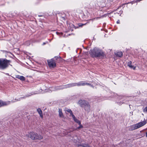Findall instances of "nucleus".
I'll list each match as a JSON object with an SVG mask.
<instances>
[{"instance_id":"obj_1","label":"nucleus","mask_w":147,"mask_h":147,"mask_svg":"<svg viewBox=\"0 0 147 147\" xmlns=\"http://www.w3.org/2000/svg\"><path fill=\"white\" fill-rule=\"evenodd\" d=\"M86 85H89L91 87H93L92 85H91L90 84L85 82L84 81H81L78 83H71L62 86H57L55 88L54 90H52L55 91L56 90L71 88L76 86H84Z\"/></svg>"},{"instance_id":"obj_2","label":"nucleus","mask_w":147,"mask_h":147,"mask_svg":"<svg viewBox=\"0 0 147 147\" xmlns=\"http://www.w3.org/2000/svg\"><path fill=\"white\" fill-rule=\"evenodd\" d=\"M89 53L91 56L93 57H99L104 55L102 51L96 47L90 50Z\"/></svg>"},{"instance_id":"obj_3","label":"nucleus","mask_w":147,"mask_h":147,"mask_svg":"<svg viewBox=\"0 0 147 147\" xmlns=\"http://www.w3.org/2000/svg\"><path fill=\"white\" fill-rule=\"evenodd\" d=\"M11 61L6 59H0V68L5 69L7 68L10 64Z\"/></svg>"},{"instance_id":"obj_4","label":"nucleus","mask_w":147,"mask_h":147,"mask_svg":"<svg viewBox=\"0 0 147 147\" xmlns=\"http://www.w3.org/2000/svg\"><path fill=\"white\" fill-rule=\"evenodd\" d=\"M29 136L30 138L33 140H40L43 138L42 136L34 132H30L29 133Z\"/></svg>"},{"instance_id":"obj_5","label":"nucleus","mask_w":147,"mask_h":147,"mask_svg":"<svg viewBox=\"0 0 147 147\" xmlns=\"http://www.w3.org/2000/svg\"><path fill=\"white\" fill-rule=\"evenodd\" d=\"M78 103L81 107H84L85 110H88L90 109V105L85 100H80L79 101Z\"/></svg>"},{"instance_id":"obj_6","label":"nucleus","mask_w":147,"mask_h":147,"mask_svg":"<svg viewBox=\"0 0 147 147\" xmlns=\"http://www.w3.org/2000/svg\"><path fill=\"white\" fill-rule=\"evenodd\" d=\"M48 65L51 68H54L56 66V63L55 60L52 59L47 60Z\"/></svg>"},{"instance_id":"obj_7","label":"nucleus","mask_w":147,"mask_h":147,"mask_svg":"<svg viewBox=\"0 0 147 147\" xmlns=\"http://www.w3.org/2000/svg\"><path fill=\"white\" fill-rule=\"evenodd\" d=\"M11 102H13L14 101L11 100V101H8L6 102H3L0 100V107L3 106L7 105L10 104Z\"/></svg>"},{"instance_id":"obj_8","label":"nucleus","mask_w":147,"mask_h":147,"mask_svg":"<svg viewBox=\"0 0 147 147\" xmlns=\"http://www.w3.org/2000/svg\"><path fill=\"white\" fill-rule=\"evenodd\" d=\"M137 128H138V124H136L130 126L129 128V130H133Z\"/></svg>"},{"instance_id":"obj_9","label":"nucleus","mask_w":147,"mask_h":147,"mask_svg":"<svg viewBox=\"0 0 147 147\" xmlns=\"http://www.w3.org/2000/svg\"><path fill=\"white\" fill-rule=\"evenodd\" d=\"M16 78L20 79V80L22 81H24L25 79L24 77L22 76H20L19 75H16Z\"/></svg>"},{"instance_id":"obj_10","label":"nucleus","mask_w":147,"mask_h":147,"mask_svg":"<svg viewBox=\"0 0 147 147\" xmlns=\"http://www.w3.org/2000/svg\"><path fill=\"white\" fill-rule=\"evenodd\" d=\"M146 124V122L145 121H143L138 123V128Z\"/></svg>"},{"instance_id":"obj_11","label":"nucleus","mask_w":147,"mask_h":147,"mask_svg":"<svg viewBox=\"0 0 147 147\" xmlns=\"http://www.w3.org/2000/svg\"><path fill=\"white\" fill-rule=\"evenodd\" d=\"M59 116L60 117H63V115L62 112V110L61 109H59Z\"/></svg>"},{"instance_id":"obj_12","label":"nucleus","mask_w":147,"mask_h":147,"mask_svg":"<svg viewBox=\"0 0 147 147\" xmlns=\"http://www.w3.org/2000/svg\"><path fill=\"white\" fill-rule=\"evenodd\" d=\"M127 65L130 68H133L134 69H135V67H134V66L132 65L131 62V61H130L127 63Z\"/></svg>"},{"instance_id":"obj_13","label":"nucleus","mask_w":147,"mask_h":147,"mask_svg":"<svg viewBox=\"0 0 147 147\" xmlns=\"http://www.w3.org/2000/svg\"><path fill=\"white\" fill-rule=\"evenodd\" d=\"M115 55L119 57H121L123 56V53L122 52L119 51L117 53H115Z\"/></svg>"},{"instance_id":"obj_14","label":"nucleus","mask_w":147,"mask_h":147,"mask_svg":"<svg viewBox=\"0 0 147 147\" xmlns=\"http://www.w3.org/2000/svg\"><path fill=\"white\" fill-rule=\"evenodd\" d=\"M37 111L38 112V113L39 114L40 117L41 118L43 117V115L42 111L41 109H38L37 110Z\"/></svg>"},{"instance_id":"obj_15","label":"nucleus","mask_w":147,"mask_h":147,"mask_svg":"<svg viewBox=\"0 0 147 147\" xmlns=\"http://www.w3.org/2000/svg\"><path fill=\"white\" fill-rule=\"evenodd\" d=\"M73 119L77 123H78V124H80V123H81L80 121L78 120L76 118L75 116L74 117V118H73Z\"/></svg>"},{"instance_id":"obj_16","label":"nucleus","mask_w":147,"mask_h":147,"mask_svg":"<svg viewBox=\"0 0 147 147\" xmlns=\"http://www.w3.org/2000/svg\"><path fill=\"white\" fill-rule=\"evenodd\" d=\"M79 125V126L78 127L74 129L73 131L75 130H78V129H79L81 128H82L83 127V126L81 124V123H80V124H78Z\"/></svg>"},{"instance_id":"obj_17","label":"nucleus","mask_w":147,"mask_h":147,"mask_svg":"<svg viewBox=\"0 0 147 147\" xmlns=\"http://www.w3.org/2000/svg\"><path fill=\"white\" fill-rule=\"evenodd\" d=\"M140 132L142 133V134L141 135L139 136V138H140L143 136H144L145 135V133L143 131H140Z\"/></svg>"},{"instance_id":"obj_18","label":"nucleus","mask_w":147,"mask_h":147,"mask_svg":"<svg viewBox=\"0 0 147 147\" xmlns=\"http://www.w3.org/2000/svg\"><path fill=\"white\" fill-rule=\"evenodd\" d=\"M65 111L69 112V113H71V110L69 109H65Z\"/></svg>"},{"instance_id":"obj_19","label":"nucleus","mask_w":147,"mask_h":147,"mask_svg":"<svg viewBox=\"0 0 147 147\" xmlns=\"http://www.w3.org/2000/svg\"><path fill=\"white\" fill-rule=\"evenodd\" d=\"M86 24H83L82 23H79L78 24V25L79 27H82L83 26L85 25Z\"/></svg>"},{"instance_id":"obj_20","label":"nucleus","mask_w":147,"mask_h":147,"mask_svg":"<svg viewBox=\"0 0 147 147\" xmlns=\"http://www.w3.org/2000/svg\"><path fill=\"white\" fill-rule=\"evenodd\" d=\"M70 114V115L72 117V118H74V117H75V116L72 113V111H71V113H69Z\"/></svg>"},{"instance_id":"obj_21","label":"nucleus","mask_w":147,"mask_h":147,"mask_svg":"<svg viewBox=\"0 0 147 147\" xmlns=\"http://www.w3.org/2000/svg\"><path fill=\"white\" fill-rule=\"evenodd\" d=\"M59 57L60 58V57H57V56H56V57H55L54 58V59H55L56 60H57V59L58 58H59Z\"/></svg>"},{"instance_id":"obj_22","label":"nucleus","mask_w":147,"mask_h":147,"mask_svg":"<svg viewBox=\"0 0 147 147\" xmlns=\"http://www.w3.org/2000/svg\"><path fill=\"white\" fill-rule=\"evenodd\" d=\"M45 44H46L45 42H43V45H45Z\"/></svg>"},{"instance_id":"obj_23","label":"nucleus","mask_w":147,"mask_h":147,"mask_svg":"<svg viewBox=\"0 0 147 147\" xmlns=\"http://www.w3.org/2000/svg\"><path fill=\"white\" fill-rule=\"evenodd\" d=\"M145 109H146V111H147V107H146L145 108Z\"/></svg>"},{"instance_id":"obj_24","label":"nucleus","mask_w":147,"mask_h":147,"mask_svg":"<svg viewBox=\"0 0 147 147\" xmlns=\"http://www.w3.org/2000/svg\"><path fill=\"white\" fill-rule=\"evenodd\" d=\"M117 24H119V22H118V21H117Z\"/></svg>"},{"instance_id":"obj_25","label":"nucleus","mask_w":147,"mask_h":147,"mask_svg":"<svg viewBox=\"0 0 147 147\" xmlns=\"http://www.w3.org/2000/svg\"><path fill=\"white\" fill-rule=\"evenodd\" d=\"M146 137L147 138V131L146 132Z\"/></svg>"},{"instance_id":"obj_26","label":"nucleus","mask_w":147,"mask_h":147,"mask_svg":"<svg viewBox=\"0 0 147 147\" xmlns=\"http://www.w3.org/2000/svg\"><path fill=\"white\" fill-rule=\"evenodd\" d=\"M56 33L57 34L58 33V32H56Z\"/></svg>"}]
</instances>
